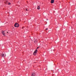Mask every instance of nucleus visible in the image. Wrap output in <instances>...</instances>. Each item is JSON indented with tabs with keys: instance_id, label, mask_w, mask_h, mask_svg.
Here are the masks:
<instances>
[{
	"instance_id": "f257e3e1",
	"label": "nucleus",
	"mask_w": 76,
	"mask_h": 76,
	"mask_svg": "<svg viewBox=\"0 0 76 76\" xmlns=\"http://www.w3.org/2000/svg\"><path fill=\"white\" fill-rule=\"evenodd\" d=\"M37 52H38V50H37V49H36L34 52V53H33V54L34 55V56H35V55H36L37 54Z\"/></svg>"
},
{
	"instance_id": "f03ea898",
	"label": "nucleus",
	"mask_w": 76,
	"mask_h": 76,
	"mask_svg": "<svg viewBox=\"0 0 76 76\" xmlns=\"http://www.w3.org/2000/svg\"><path fill=\"white\" fill-rule=\"evenodd\" d=\"M15 27H19V25L18 23H16L15 25Z\"/></svg>"
},
{
	"instance_id": "7ed1b4c3",
	"label": "nucleus",
	"mask_w": 76,
	"mask_h": 76,
	"mask_svg": "<svg viewBox=\"0 0 76 76\" xmlns=\"http://www.w3.org/2000/svg\"><path fill=\"white\" fill-rule=\"evenodd\" d=\"M2 34L3 35H4V36H5V33H4V31H2Z\"/></svg>"
},
{
	"instance_id": "20e7f679",
	"label": "nucleus",
	"mask_w": 76,
	"mask_h": 76,
	"mask_svg": "<svg viewBox=\"0 0 76 76\" xmlns=\"http://www.w3.org/2000/svg\"><path fill=\"white\" fill-rule=\"evenodd\" d=\"M54 2V0H51V3H53Z\"/></svg>"
},
{
	"instance_id": "39448f33",
	"label": "nucleus",
	"mask_w": 76,
	"mask_h": 76,
	"mask_svg": "<svg viewBox=\"0 0 76 76\" xmlns=\"http://www.w3.org/2000/svg\"><path fill=\"white\" fill-rule=\"evenodd\" d=\"M37 42H38V40H34V43H37Z\"/></svg>"
},
{
	"instance_id": "423d86ee",
	"label": "nucleus",
	"mask_w": 76,
	"mask_h": 76,
	"mask_svg": "<svg viewBox=\"0 0 76 76\" xmlns=\"http://www.w3.org/2000/svg\"><path fill=\"white\" fill-rule=\"evenodd\" d=\"M37 9L38 10H39L40 9V7H39V6H38L37 7Z\"/></svg>"
},
{
	"instance_id": "0eeeda50",
	"label": "nucleus",
	"mask_w": 76,
	"mask_h": 76,
	"mask_svg": "<svg viewBox=\"0 0 76 76\" xmlns=\"http://www.w3.org/2000/svg\"><path fill=\"white\" fill-rule=\"evenodd\" d=\"M35 76V74L34 73H33L31 76Z\"/></svg>"
},
{
	"instance_id": "6e6552de",
	"label": "nucleus",
	"mask_w": 76,
	"mask_h": 76,
	"mask_svg": "<svg viewBox=\"0 0 76 76\" xmlns=\"http://www.w3.org/2000/svg\"><path fill=\"white\" fill-rule=\"evenodd\" d=\"M1 56H2V57H4V54L3 53L2 55H1Z\"/></svg>"
},
{
	"instance_id": "1a4fd4ad",
	"label": "nucleus",
	"mask_w": 76,
	"mask_h": 76,
	"mask_svg": "<svg viewBox=\"0 0 76 76\" xmlns=\"http://www.w3.org/2000/svg\"><path fill=\"white\" fill-rule=\"evenodd\" d=\"M10 4H11L10 3H8L9 5H10Z\"/></svg>"
},
{
	"instance_id": "9d476101",
	"label": "nucleus",
	"mask_w": 76,
	"mask_h": 76,
	"mask_svg": "<svg viewBox=\"0 0 76 76\" xmlns=\"http://www.w3.org/2000/svg\"><path fill=\"white\" fill-rule=\"evenodd\" d=\"M38 48H39V47H37V49H38Z\"/></svg>"
},
{
	"instance_id": "9b49d317",
	"label": "nucleus",
	"mask_w": 76,
	"mask_h": 76,
	"mask_svg": "<svg viewBox=\"0 0 76 76\" xmlns=\"http://www.w3.org/2000/svg\"><path fill=\"white\" fill-rule=\"evenodd\" d=\"M48 29V28H46V30H47Z\"/></svg>"
},
{
	"instance_id": "f8f14e48",
	"label": "nucleus",
	"mask_w": 76,
	"mask_h": 76,
	"mask_svg": "<svg viewBox=\"0 0 76 76\" xmlns=\"http://www.w3.org/2000/svg\"><path fill=\"white\" fill-rule=\"evenodd\" d=\"M26 11H27V9H26Z\"/></svg>"
},
{
	"instance_id": "ddd939ff",
	"label": "nucleus",
	"mask_w": 76,
	"mask_h": 76,
	"mask_svg": "<svg viewBox=\"0 0 76 76\" xmlns=\"http://www.w3.org/2000/svg\"><path fill=\"white\" fill-rule=\"evenodd\" d=\"M7 33H8V32H7Z\"/></svg>"
},
{
	"instance_id": "4468645a",
	"label": "nucleus",
	"mask_w": 76,
	"mask_h": 76,
	"mask_svg": "<svg viewBox=\"0 0 76 76\" xmlns=\"http://www.w3.org/2000/svg\"><path fill=\"white\" fill-rule=\"evenodd\" d=\"M47 20H48V19H47Z\"/></svg>"
},
{
	"instance_id": "2eb2a0df",
	"label": "nucleus",
	"mask_w": 76,
	"mask_h": 76,
	"mask_svg": "<svg viewBox=\"0 0 76 76\" xmlns=\"http://www.w3.org/2000/svg\"><path fill=\"white\" fill-rule=\"evenodd\" d=\"M3 61H4L3 60Z\"/></svg>"
}]
</instances>
